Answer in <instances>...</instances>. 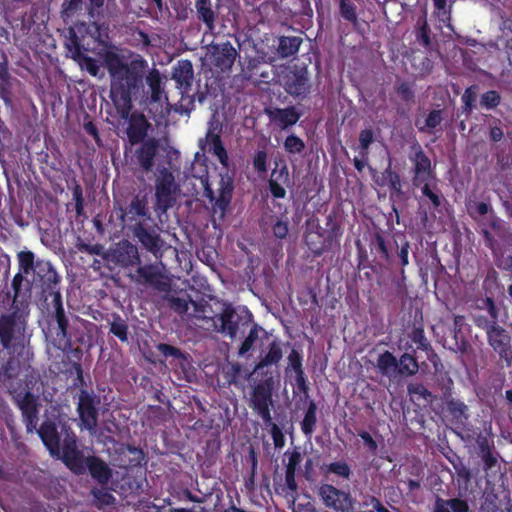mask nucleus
I'll list each match as a JSON object with an SVG mask.
<instances>
[{
	"instance_id": "obj_26",
	"label": "nucleus",
	"mask_w": 512,
	"mask_h": 512,
	"mask_svg": "<svg viewBox=\"0 0 512 512\" xmlns=\"http://www.w3.org/2000/svg\"><path fill=\"white\" fill-rule=\"evenodd\" d=\"M236 56L237 51L230 41L212 45L211 62L223 72L231 69Z\"/></svg>"
},
{
	"instance_id": "obj_55",
	"label": "nucleus",
	"mask_w": 512,
	"mask_h": 512,
	"mask_svg": "<svg viewBox=\"0 0 512 512\" xmlns=\"http://www.w3.org/2000/svg\"><path fill=\"white\" fill-rule=\"evenodd\" d=\"M502 97L496 90H489L483 93L480 97V107L486 110H492L498 107L501 103Z\"/></svg>"
},
{
	"instance_id": "obj_39",
	"label": "nucleus",
	"mask_w": 512,
	"mask_h": 512,
	"mask_svg": "<svg viewBox=\"0 0 512 512\" xmlns=\"http://www.w3.org/2000/svg\"><path fill=\"white\" fill-rule=\"evenodd\" d=\"M376 367L382 376L394 378L397 358L390 351H385L378 356Z\"/></svg>"
},
{
	"instance_id": "obj_38",
	"label": "nucleus",
	"mask_w": 512,
	"mask_h": 512,
	"mask_svg": "<svg viewBox=\"0 0 512 512\" xmlns=\"http://www.w3.org/2000/svg\"><path fill=\"white\" fill-rule=\"evenodd\" d=\"M156 348L165 357V359L172 357L177 360V365H179L182 369H185V367L189 364L190 355L178 347L167 343H159Z\"/></svg>"
},
{
	"instance_id": "obj_60",
	"label": "nucleus",
	"mask_w": 512,
	"mask_h": 512,
	"mask_svg": "<svg viewBox=\"0 0 512 512\" xmlns=\"http://www.w3.org/2000/svg\"><path fill=\"white\" fill-rule=\"evenodd\" d=\"M78 249L81 252L87 253L89 255L102 256L103 258L108 260L109 253H106L104 251L103 245H101L99 243H96V244L81 243L78 245Z\"/></svg>"
},
{
	"instance_id": "obj_56",
	"label": "nucleus",
	"mask_w": 512,
	"mask_h": 512,
	"mask_svg": "<svg viewBox=\"0 0 512 512\" xmlns=\"http://www.w3.org/2000/svg\"><path fill=\"white\" fill-rule=\"evenodd\" d=\"M288 366L285 369V372L288 374L290 371H293L294 374L303 373V356L302 354L296 350L292 349L287 357Z\"/></svg>"
},
{
	"instance_id": "obj_61",
	"label": "nucleus",
	"mask_w": 512,
	"mask_h": 512,
	"mask_svg": "<svg viewBox=\"0 0 512 512\" xmlns=\"http://www.w3.org/2000/svg\"><path fill=\"white\" fill-rule=\"evenodd\" d=\"M168 302L170 309L179 315L187 313L189 309V302L186 299L172 296L168 299Z\"/></svg>"
},
{
	"instance_id": "obj_28",
	"label": "nucleus",
	"mask_w": 512,
	"mask_h": 512,
	"mask_svg": "<svg viewBox=\"0 0 512 512\" xmlns=\"http://www.w3.org/2000/svg\"><path fill=\"white\" fill-rule=\"evenodd\" d=\"M289 169L286 163L279 167L278 161H275V168L271 172L268 181V187L271 195L276 199H283L286 196L285 185L289 183Z\"/></svg>"
},
{
	"instance_id": "obj_20",
	"label": "nucleus",
	"mask_w": 512,
	"mask_h": 512,
	"mask_svg": "<svg viewBox=\"0 0 512 512\" xmlns=\"http://www.w3.org/2000/svg\"><path fill=\"white\" fill-rule=\"evenodd\" d=\"M108 261L125 270L141 264L138 247L129 240L118 242L109 252Z\"/></svg>"
},
{
	"instance_id": "obj_47",
	"label": "nucleus",
	"mask_w": 512,
	"mask_h": 512,
	"mask_svg": "<svg viewBox=\"0 0 512 512\" xmlns=\"http://www.w3.org/2000/svg\"><path fill=\"white\" fill-rule=\"evenodd\" d=\"M284 150L289 155L303 154L305 151V142L297 135H288L283 142Z\"/></svg>"
},
{
	"instance_id": "obj_30",
	"label": "nucleus",
	"mask_w": 512,
	"mask_h": 512,
	"mask_svg": "<svg viewBox=\"0 0 512 512\" xmlns=\"http://www.w3.org/2000/svg\"><path fill=\"white\" fill-rule=\"evenodd\" d=\"M283 358V343L274 339L267 347V351L260 357L259 361L254 366V373L262 375V372L269 370L270 366H278Z\"/></svg>"
},
{
	"instance_id": "obj_45",
	"label": "nucleus",
	"mask_w": 512,
	"mask_h": 512,
	"mask_svg": "<svg viewBox=\"0 0 512 512\" xmlns=\"http://www.w3.org/2000/svg\"><path fill=\"white\" fill-rule=\"evenodd\" d=\"M479 452L483 461V468L485 471H492L498 464L497 457L493 454L487 439H482L479 442Z\"/></svg>"
},
{
	"instance_id": "obj_10",
	"label": "nucleus",
	"mask_w": 512,
	"mask_h": 512,
	"mask_svg": "<svg viewBox=\"0 0 512 512\" xmlns=\"http://www.w3.org/2000/svg\"><path fill=\"white\" fill-rule=\"evenodd\" d=\"M316 494L325 508L332 512H353L355 499L349 491L329 483H321Z\"/></svg>"
},
{
	"instance_id": "obj_43",
	"label": "nucleus",
	"mask_w": 512,
	"mask_h": 512,
	"mask_svg": "<svg viewBox=\"0 0 512 512\" xmlns=\"http://www.w3.org/2000/svg\"><path fill=\"white\" fill-rule=\"evenodd\" d=\"M317 423V405L311 400L308 404L307 410L305 412L304 418L301 422V430L303 434L307 437H311Z\"/></svg>"
},
{
	"instance_id": "obj_52",
	"label": "nucleus",
	"mask_w": 512,
	"mask_h": 512,
	"mask_svg": "<svg viewBox=\"0 0 512 512\" xmlns=\"http://www.w3.org/2000/svg\"><path fill=\"white\" fill-rule=\"evenodd\" d=\"M254 170L259 174H265L268 171V153L266 146L257 149L252 157Z\"/></svg>"
},
{
	"instance_id": "obj_41",
	"label": "nucleus",
	"mask_w": 512,
	"mask_h": 512,
	"mask_svg": "<svg viewBox=\"0 0 512 512\" xmlns=\"http://www.w3.org/2000/svg\"><path fill=\"white\" fill-rule=\"evenodd\" d=\"M144 78L146 79L147 85L151 90V101L160 102L164 93L160 72L153 68L148 72L147 75L145 74Z\"/></svg>"
},
{
	"instance_id": "obj_3",
	"label": "nucleus",
	"mask_w": 512,
	"mask_h": 512,
	"mask_svg": "<svg viewBox=\"0 0 512 512\" xmlns=\"http://www.w3.org/2000/svg\"><path fill=\"white\" fill-rule=\"evenodd\" d=\"M39 300L47 306L46 340L56 349L66 352L72 346L71 335L68 332L69 319L65 312L59 285L48 292H39Z\"/></svg>"
},
{
	"instance_id": "obj_54",
	"label": "nucleus",
	"mask_w": 512,
	"mask_h": 512,
	"mask_svg": "<svg viewBox=\"0 0 512 512\" xmlns=\"http://www.w3.org/2000/svg\"><path fill=\"white\" fill-rule=\"evenodd\" d=\"M477 89H478L477 85H471L465 89V91L461 97V101L463 103L462 112L465 113L466 115L471 114V112L475 108Z\"/></svg>"
},
{
	"instance_id": "obj_17",
	"label": "nucleus",
	"mask_w": 512,
	"mask_h": 512,
	"mask_svg": "<svg viewBox=\"0 0 512 512\" xmlns=\"http://www.w3.org/2000/svg\"><path fill=\"white\" fill-rule=\"evenodd\" d=\"M244 313V316H240L231 304H225L220 314L216 316L219 322L217 331L231 339L236 338L240 323L244 326L253 322L252 313L248 309H245Z\"/></svg>"
},
{
	"instance_id": "obj_32",
	"label": "nucleus",
	"mask_w": 512,
	"mask_h": 512,
	"mask_svg": "<svg viewBox=\"0 0 512 512\" xmlns=\"http://www.w3.org/2000/svg\"><path fill=\"white\" fill-rule=\"evenodd\" d=\"M85 467L90 476L102 486L107 485L112 478L111 468L98 456L86 457Z\"/></svg>"
},
{
	"instance_id": "obj_31",
	"label": "nucleus",
	"mask_w": 512,
	"mask_h": 512,
	"mask_svg": "<svg viewBox=\"0 0 512 512\" xmlns=\"http://www.w3.org/2000/svg\"><path fill=\"white\" fill-rule=\"evenodd\" d=\"M470 327L465 321V317L463 315H455L453 321V339L454 346L451 347L455 353L460 354L461 356L468 353L471 345L466 337V333L469 332Z\"/></svg>"
},
{
	"instance_id": "obj_59",
	"label": "nucleus",
	"mask_w": 512,
	"mask_h": 512,
	"mask_svg": "<svg viewBox=\"0 0 512 512\" xmlns=\"http://www.w3.org/2000/svg\"><path fill=\"white\" fill-rule=\"evenodd\" d=\"M504 137L502 121L499 118L492 117L489 125V138L492 142H500Z\"/></svg>"
},
{
	"instance_id": "obj_57",
	"label": "nucleus",
	"mask_w": 512,
	"mask_h": 512,
	"mask_svg": "<svg viewBox=\"0 0 512 512\" xmlns=\"http://www.w3.org/2000/svg\"><path fill=\"white\" fill-rule=\"evenodd\" d=\"M263 423L265 428H269L275 448H282L285 445V436L282 429L276 423L273 422L272 416L270 417V423Z\"/></svg>"
},
{
	"instance_id": "obj_27",
	"label": "nucleus",
	"mask_w": 512,
	"mask_h": 512,
	"mask_svg": "<svg viewBox=\"0 0 512 512\" xmlns=\"http://www.w3.org/2000/svg\"><path fill=\"white\" fill-rule=\"evenodd\" d=\"M43 442L44 446L52 456H60V436L56 423L51 419H46L35 431Z\"/></svg>"
},
{
	"instance_id": "obj_37",
	"label": "nucleus",
	"mask_w": 512,
	"mask_h": 512,
	"mask_svg": "<svg viewBox=\"0 0 512 512\" xmlns=\"http://www.w3.org/2000/svg\"><path fill=\"white\" fill-rule=\"evenodd\" d=\"M434 512H473L469 509L466 500L453 498L444 500L437 498L435 502Z\"/></svg>"
},
{
	"instance_id": "obj_21",
	"label": "nucleus",
	"mask_w": 512,
	"mask_h": 512,
	"mask_svg": "<svg viewBox=\"0 0 512 512\" xmlns=\"http://www.w3.org/2000/svg\"><path fill=\"white\" fill-rule=\"evenodd\" d=\"M134 150L132 160L143 171L151 172L157 160L160 151V140L155 137H149L146 141L137 144Z\"/></svg>"
},
{
	"instance_id": "obj_12",
	"label": "nucleus",
	"mask_w": 512,
	"mask_h": 512,
	"mask_svg": "<svg viewBox=\"0 0 512 512\" xmlns=\"http://www.w3.org/2000/svg\"><path fill=\"white\" fill-rule=\"evenodd\" d=\"M119 211V219L130 230L137 227V224L153 222L147 195H135L128 204L121 206Z\"/></svg>"
},
{
	"instance_id": "obj_62",
	"label": "nucleus",
	"mask_w": 512,
	"mask_h": 512,
	"mask_svg": "<svg viewBox=\"0 0 512 512\" xmlns=\"http://www.w3.org/2000/svg\"><path fill=\"white\" fill-rule=\"evenodd\" d=\"M73 200L75 201V211L77 215H81L84 210V198H83V189L82 186L78 182H74V186L72 188Z\"/></svg>"
},
{
	"instance_id": "obj_40",
	"label": "nucleus",
	"mask_w": 512,
	"mask_h": 512,
	"mask_svg": "<svg viewBox=\"0 0 512 512\" xmlns=\"http://www.w3.org/2000/svg\"><path fill=\"white\" fill-rule=\"evenodd\" d=\"M207 140L210 145L209 151L217 157L222 166L228 167L229 157L221 137L209 131L207 133Z\"/></svg>"
},
{
	"instance_id": "obj_24",
	"label": "nucleus",
	"mask_w": 512,
	"mask_h": 512,
	"mask_svg": "<svg viewBox=\"0 0 512 512\" xmlns=\"http://www.w3.org/2000/svg\"><path fill=\"white\" fill-rule=\"evenodd\" d=\"M422 198L419 202L420 208L427 206L431 215L436 217V213L442 215L447 204V200L436 184L425 183L421 187Z\"/></svg>"
},
{
	"instance_id": "obj_63",
	"label": "nucleus",
	"mask_w": 512,
	"mask_h": 512,
	"mask_svg": "<svg viewBox=\"0 0 512 512\" xmlns=\"http://www.w3.org/2000/svg\"><path fill=\"white\" fill-rule=\"evenodd\" d=\"M82 7L83 0H64L62 4V13L67 17H71L81 11Z\"/></svg>"
},
{
	"instance_id": "obj_8",
	"label": "nucleus",
	"mask_w": 512,
	"mask_h": 512,
	"mask_svg": "<svg viewBox=\"0 0 512 512\" xmlns=\"http://www.w3.org/2000/svg\"><path fill=\"white\" fill-rule=\"evenodd\" d=\"M261 376L263 378L252 388L249 407L261 417L263 422L270 423L275 376L271 370L262 372Z\"/></svg>"
},
{
	"instance_id": "obj_58",
	"label": "nucleus",
	"mask_w": 512,
	"mask_h": 512,
	"mask_svg": "<svg viewBox=\"0 0 512 512\" xmlns=\"http://www.w3.org/2000/svg\"><path fill=\"white\" fill-rule=\"evenodd\" d=\"M79 63H81L82 68L85 69L91 76L96 77L100 71V67L97 63V61L88 56L86 53L82 55V57H79V59H76Z\"/></svg>"
},
{
	"instance_id": "obj_25",
	"label": "nucleus",
	"mask_w": 512,
	"mask_h": 512,
	"mask_svg": "<svg viewBox=\"0 0 512 512\" xmlns=\"http://www.w3.org/2000/svg\"><path fill=\"white\" fill-rule=\"evenodd\" d=\"M126 120H128L126 135L132 146L148 139L147 135L151 125L142 113L130 112Z\"/></svg>"
},
{
	"instance_id": "obj_4",
	"label": "nucleus",
	"mask_w": 512,
	"mask_h": 512,
	"mask_svg": "<svg viewBox=\"0 0 512 512\" xmlns=\"http://www.w3.org/2000/svg\"><path fill=\"white\" fill-rule=\"evenodd\" d=\"M326 226L328 229L322 228L318 219L307 222L304 242L314 257L340 248L342 230L332 214L326 217Z\"/></svg>"
},
{
	"instance_id": "obj_42",
	"label": "nucleus",
	"mask_w": 512,
	"mask_h": 512,
	"mask_svg": "<svg viewBox=\"0 0 512 512\" xmlns=\"http://www.w3.org/2000/svg\"><path fill=\"white\" fill-rule=\"evenodd\" d=\"M416 373V357L408 353H404L399 360H397V368L395 371L396 378H403L412 376Z\"/></svg>"
},
{
	"instance_id": "obj_34",
	"label": "nucleus",
	"mask_w": 512,
	"mask_h": 512,
	"mask_svg": "<svg viewBox=\"0 0 512 512\" xmlns=\"http://www.w3.org/2000/svg\"><path fill=\"white\" fill-rule=\"evenodd\" d=\"M393 246L398 248V244L396 242H386L383 235L378 232L374 234L370 243L371 252L374 253L380 260L388 264L393 262V255L391 254Z\"/></svg>"
},
{
	"instance_id": "obj_29",
	"label": "nucleus",
	"mask_w": 512,
	"mask_h": 512,
	"mask_svg": "<svg viewBox=\"0 0 512 512\" xmlns=\"http://www.w3.org/2000/svg\"><path fill=\"white\" fill-rule=\"evenodd\" d=\"M172 79L176 83L177 89L181 91L182 96L191 89L194 72L192 62L188 59H182L173 67Z\"/></svg>"
},
{
	"instance_id": "obj_15",
	"label": "nucleus",
	"mask_w": 512,
	"mask_h": 512,
	"mask_svg": "<svg viewBox=\"0 0 512 512\" xmlns=\"http://www.w3.org/2000/svg\"><path fill=\"white\" fill-rule=\"evenodd\" d=\"M131 232L145 250L157 259L162 257L164 241L160 236L159 227L154 221L137 224V227H134Z\"/></svg>"
},
{
	"instance_id": "obj_33",
	"label": "nucleus",
	"mask_w": 512,
	"mask_h": 512,
	"mask_svg": "<svg viewBox=\"0 0 512 512\" xmlns=\"http://www.w3.org/2000/svg\"><path fill=\"white\" fill-rule=\"evenodd\" d=\"M197 19L205 25L206 32L212 33L216 28L218 6L213 7L212 0H196Z\"/></svg>"
},
{
	"instance_id": "obj_16",
	"label": "nucleus",
	"mask_w": 512,
	"mask_h": 512,
	"mask_svg": "<svg viewBox=\"0 0 512 512\" xmlns=\"http://www.w3.org/2000/svg\"><path fill=\"white\" fill-rule=\"evenodd\" d=\"M217 191L218 195L215 194L208 182L205 183L204 195L210 203L214 204L215 208L221 211V215L224 216L231 204L234 191V180L228 173L219 175Z\"/></svg>"
},
{
	"instance_id": "obj_46",
	"label": "nucleus",
	"mask_w": 512,
	"mask_h": 512,
	"mask_svg": "<svg viewBox=\"0 0 512 512\" xmlns=\"http://www.w3.org/2000/svg\"><path fill=\"white\" fill-rule=\"evenodd\" d=\"M296 471L285 469V483L280 484L278 487H275V491L278 494L288 495V491L293 499H295V494L298 491V484L295 479Z\"/></svg>"
},
{
	"instance_id": "obj_44",
	"label": "nucleus",
	"mask_w": 512,
	"mask_h": 512,
	"mask_svg": "<svg viewBox=\"0 0 512 512\" xmlns=\"http://www.w3.org/2000/svg\"><path fill=\"white\" fill-rule=\"evenodd\" d=\"M109 332L117 337L121 342H128L129 339V327L126 322L119 314L114 313L112 315V321L110 323Z\"/></svg>"
},
{
	"instance_id": "obj_14",
	"label": "nucleus",
	"mask_w": 512,
	"mask_h": 512,
	"mask_svg": "<svg viewBox=\"0 0 512 512\" xmlns=\"http://www.w3.org/2000/svg\"><path fill=\"white\" fill-rule=\"evenodd\" d=\"M281 84L287 94L295 99H305L310 93L311 84L307 68L294 66L282 72Z\"/></svg>"
},
{
	"instance_id": "obj_36",
	"label": "nucleus",
	"mask_w": 512,
	"mask_h": 512,
	"mask_svg": "<svg viewBox=\"0 0 512 512\" xmlns=\"http://www.w3.org/2000/svg\"><path fill=\"white\" fill-rule=\"evenodd\" d=\"M468 406L459 400L451 399L447 402V411L452 422L458 426H464L469 420Z\"/></svg>"
},
{
	"instance_id": "obj_2",
	"label": "nucleus",
	"mask_w": 512,
	"mask_h": 512,
	"mask_svg": "<svg viewBox=\"0 0 512 512\" xmlns=\"http://www.w3.org/2000/svg\"><path fill=\"white\" fill-rule=\"evenodd\" d=\"M30 313L11 309L0 315V385L8 387L20 372L15 353L24 347L27 318Z\"/></svg>"
},
{
	"instance_id": "obj_13",
	"label": "nucleus",
	"mask_w": 512,
	"mask_h": 512,
	"mask_svg": "<svg viewBox=\"0 0 512 512\" xmlns=\"http://www.w3.org/2000/svg\"><path fill=\"white\" fill-rule=\"evenodd\" d=\"M15 405L21 412L27 433H34L39 422L38 397L31 391H10Z\"/></svg>"
},
{
	"instance_id": "obj_18",
	"label": "nucleus",
	"mask_w": 512,
	"mask_h": 512,
	"mask_svg": "<svg viewBox=\"0 0 512 512\" xmlns=\"http://www.w3.org/2000/svg\"><path fill=\"white\" fill-rule=\"evenodd\" d=\"M134 273H129L128 276L131 281L145 286H150L159 291H165L168 288V283L165 276L158 265L144 264L137 265Z\"/></svg>"
},
{
	"instance_id": "obj_1",
	"label": "nucleus",
	"mask_w": 512,
	"mask_h": 512,
	"mask_svg": "<svg viewBox=\"0 0 512 512\" xmlns=\"http://www.w3.org/2000/svg\"><path fill=\"white\" fill-rule=\"evenodd\" d=\"M102 59L110 77L109 96L119 117L127 119L132 110L133 97L143 90L148 62L140 55L127 62L123 56L111 50L105 51Z\"/></svg>"
},
{
	"instance_id": "obj_23",
	"label": "nucleus",
	"mask_w": 512,
	"mask_h": 512,
	"mask_svg": "<svg viewBox=\"0 0 512 512\" xmlns=\"http://www.w3.org/2000/svg\"><path fill=\"white\" fill-rule=\"evenodd\" d=\"M265 114L268 116L270 122L281 130H287L294 126L302 115L295 106L265 108Z\"/></svg>"
},
{
	"instance_id": "obj_22",
	"label": "nucleus",
	"mask_w": 512,
	"mask_h": 512,
	"mask_svg": "<svg viewBox=\"0 0 512 512\" xmlns=\"http://www.w3.org/2000/svg\"><path fill=\"white\" fill-rule=\"evenodd\" d=\"M33 279H27V276L15 274L11 281L12 303L11 309L30 313L29 305L32 296Z\"/></svg>"
},
{
	"instance_id": "obj_19",
	"label": "nucleus",
	"mask_w": 512,
	"mask_h": 512,
	"mask_svg": "<svg viewBox=\"0 0 512 512\" xmlns=\"http://www.w3.org/2000/svg\"><path fill=\"white\" fill-rule=\"evenodd\" d=\"M487 342L489 346L499 356L502 367L510 368L512 366V346L509 332L502 326L493 327L488 331Z\"/></svg>"
},
{
	"instance_id": "obj_48",
	"label": "nucleus",
	"mask_w": 512,
	"mask_h": 512,
	"mask_svg": "<svg viewBox=\"0 0 512 512\" xmlns=\"http://www.w3.org/2000/svg\"><path fill=\"white\" fill-rule=\"evenodd\" d=\"M326 473L334 474L344 480H350L352 476L351 467L345 461L331 462L326 466Z\"/></svg>"
},
{
	"instance_id": "obj_11",
	"label": "nucleus",
	"mask_w": 512,
	"mask_h": 512,
	"mask_svg": "<svg viewBox=\"0 0 512 512\" xmlns=\"http://www.w3.org/2000/svg\"><path fill=\"white\" fill-rule=\"evenodd\" d=\"M100 396L93 390L81 388L78 393L76 411L80 421V427L88 431H94L98 425Z\"/></svg>"
},
{
	"instance_id": "obj_35",
	"label": "nucleus",
	"mask_w": 512,
	"mask_h": 512,
	"mask_svg": "<svg viewBox=\"0 0 512 512\" xmlns=\"http://www.w3.org/2000/svg\"><path fill=\"white\" fill-rule=\"evenodd\" d=\"M302 43L303 39L299 36H280L277 54L282 59L293 57L298 53Z\"/></svg>"
},
{
	"instance_id": "obj_51",
	"label": "nucleus",
	"mask_w": 512,
	"mask_h": 512,
	"mask_svg": "<svg viewBox=\"0 0 512 512\" xmlns=\"http://www.w3.org/2000/svg\"><path fill=\"white\" fill-rule=\"evenodd\" d=\"M359 155L368 158L370 145L374 142V132L371 128L363 129L359 133Z\"/></svg>"
},
{
	"instance_id": "obj_49",
	"label": "nucleus",
	"mask_w": 512,
	"mask_h": 512,
	"mask_svg": "<svg viewBox=\"0 0 512 512\" xmlns=\"http://www.w3.org/2000/svg\"><path fill=\"white\" fill-rule=\"evenodd\" d=\"M69 34L70 36L66 46L69 52L72 54V58L76 60L86 53V48L83 46L81 39L77 36L73 29H70Z\"/></svg>"
},
{
	"instance_id": "obj_9",
	"label": "nucleus",
	"mask_w": 512,
	"mask_h": 512,
	"mask_svg": "<svg viewBox=\"0 0 512 512\" xmlns=\"http://www.w3.org/2000/svg\"><path fill=\"white\" fill-rule=\"evenodd\" d=\"M62 430L64 432V439L60 448L61 460L72 473L83 475L86 473V458L78 448L77 436L69 426L64 425Z\"/></svg>"
},
{
	"instance_id": "obj_53",
	"label": "nucleus",
	"mask_w": 512,
	"mask_h": 512,
	"mask_svg": "<svg viewBox=\"0 0 512 512\" xmlns=\"http://www.w3.org/2000/svg\"><path fill=\"white\" fill-rule=\"evenodd\" d=\"M339 11L341 16L356 25L358 23V15L356 5L350 0H339Z\"/></svg>"
},
{
	"instance_id": "obj_5",
	"label": "nucleus",
	"mask_w": 512,
	"mask_h": 512,
	"mask_svg": "<svg viewBox=\"0 0 512 512\" xmlns=\"http://www.w3.org/2000/svg\"><path fill=\"white\" fill-rule=\"evenodd\" d=\"M18 269L16 274L23 276L33 272V281L39 282V292H48L55 285H60L61 276L57 273L50 261L38 259L35 260V254L32 251H20L17 254Z\"/></svg>"
},
{
	"instance_id": "obj_50",
	"label": "nucleus",
	"mask_w": 512,
	"mask_h": 512,
	"mask_svg": "<svg viewBox=\"0 0 512 512\" xmlns=\"http://www.w3.org/2000/svg\"><path fill=\"white\" fill-rule=\"evenodd\" d=\"M251 323H252V326L249 330V333L240 345V348L238 351V354L240 356L247 354L252 349L254 343L258 339L259 331L262 329L257 323H253V322H251Z\"/></svg>"
},
{
	"instance_id": "obj_64",
	"label": "nucleus",
	"mask_w": 512,
	"mask_h": 512,
	"mask_svg": "<svg viewBox=\"0 0 512 512\" xmlns=\"http://www.w3.org/2000/svg\"><path fill=\"white\" fill-rule=\"evenodd\" d=\"M91 494L94 499L100 502L102 505H111L114 503V496L103 488H93Z\"/></svg>"
},
{
	"instance_id": "obj_6",
	"label": "nucleus",
	"mask_w": 512,
	"mask_h": 512,
	"mask_svg": "<svg viewBox=\"0 0 512 512\" xmlns=\"http://www.w3.org/2000/svg\"><path fill=\"white\" fill-rule=\"evenodd\" d=\"M154 190L153 211L161 219L176 205L180 187L173 173L163 167L155 177Z\"/></svg>"
},
{
	"instance_id": "obj_7",
	"label": "nucleus",
	"mask_w": 512,
	"mask_h": 512,
	"mask_svg": "<svg viewBox=\"0 0 512 512\" xmlns=\"http://www.w3.org/2000/svg\"><path fill=\"white\" fill-rule=\"evenodd\" d=\"M427 355L433 365L436 380L432 385V391L421 384H418L417 391L418 397L423 398L433 410H436V407H441L443 400L451 395L453 381L446 372H443V365L438 355L433 351Z\"/></svg>"
}]
</instances>
